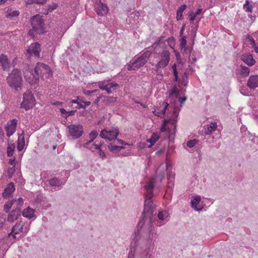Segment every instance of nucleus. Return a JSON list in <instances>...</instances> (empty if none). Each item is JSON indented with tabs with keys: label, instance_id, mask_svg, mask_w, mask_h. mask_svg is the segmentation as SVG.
Instances as JSON below:
<instances>
[{
	"label": "nucleus",
	"instance_id": "15",
	"mask_svg": "<svg viewBox=\"0 0 258 258\" xmlns=\"http://www.w3.org/2000/svg\"><path fill=\"white\" fill-rule=\"evenodd\" d=\"M21 212H20L19 210H13L9 212L7 221L9 222L12 223L15 220L18 219L19 217L21 216Z\"/></svg>",
	"mask_w": 258,
	"mask_h": 258
},
{
	"label": "nucleus",
	"instance_id": "62",
	"mask_svg": "<svg viewBox=\"0 0 258 258\" xmlns=\"http://www.w3.org/2000/svg\"><path fill=\"white\" fill-rule=\"evenodd\" d=\"M84 103H85V105H84V106H85V108H86L87 106H89L91 104V102L90 101H85Z\"/></svg>",
	"mask_w": 258,
	"mask_h": 258
},
{
	"label": "nucleus",
	"instance_id": "11",
	"mask_svg": "<svg viewBox=\"0 0 258 258\" xmlns=\"http://www.w3.org/2000/svg\"><path fill=\"white\" fill-rule=\"evenodd\" d=\"M17 122L18 120L16 119H13L7 122L5 126V130L8 137H10L15 132Z\"/></svg>",
	"mask_w": 258,
	"mask_h": 258
},
{
	"label": "nucleus",
	"instance_id": "7",
	"mask_svg": "<svg viewBox=\"0 0 258 258\" xmlns=\"http://www.w3.org/2000/svg\"><path fill=\"white\" fill-rule=\"evenodd\" d=\"M161 59L155 65L156 71L159 72L161 69L164 68L170 60V53L167 50H163L160 54Z\"/></svg>",
	"mask_w": 258,
	"mask_h": 258
},
{
	"label": "nucleus",
	"instance_id": "64",
	"mask_svg": "<svg viewBox=\"0 0 258 258\" xmlns=\"http://www.w3.org/2000/svg\"><path fill=\"white\" fill-rule=\"evenodd\" d=\"M196 16H195V15L194 14V15H193V16H191L190 17V19H189V20H190V21H194V20H195Z\"/></svg>",
	"mask_w": 258,
	"mask_h": 258
},
{
	"label": "nucleus",
	"instance_id": "51",
	"mask_svg": "<svg viewBox=\"0 0 258 258\" xmlns=\"http://www.w3.org/2000/svg\"><path fill=\"white\" fill-rule=\"evenodd\" d=\"M60 112L61 113V114L64 116L67 114V111H66L64 108H60Z\"/></svg>",
	"mask_w": 258,
	"mask_h": 258
},
{
	"label": "nucleus",
	"instance_id": "55",
	"mask_svg": "<svg viewBox=\"0 0 258 258\" xmlns=\"http://www.w3.org/2000/svg\"><path fill=\"white\" fill-rule=\"evenodd\" d=\"M93 145L95 147V148L96 150H98L99 151L100 149H101V145H99V144H97L96 143H94L93 144Z\"/></svg>",
	"mask_w": 258,
	"mask_h": 258
},
{
	"label": "nucleus",
	"instance_id": "46",
	"mask_svg": "<svg viewBox=\"0 0 258 258\" xmlns=\"http://www.w3.org/2000/svg\"><path fill=\"white\" fill-rule=\"evenodd\" d=\"M99 155L103 159L104 158H105L106 157V156H105V152L104 151H103L102 150V149H100V150L99 151Z\"/></svg>",
	"mask_w": 258,
	"mask_h": 258
},
{
	"label": "nucleus",
	"instance_id": "36",
	"mask_svg": "<svg viewBox=\"0 0 258 258\" xmlns=\"http://www.w3.org/2000/svg\"><path fill=\"white\" fill-rule=\"evenodd\" d=\"M179 91L177 90V89L176 88V87L174 86L170 91V92L169 95V97H171L173 95H175L176 96L178 95Z\"/></svg>",
	"mask_w": 258,
	"mask_h": 258
},
{
	"label": "nucleus",
	"instance_id": "23",
	"mask_svg": "<svg viewBox=\"0 0 258 258\" xmlns=\"http://www.w3.org/2000/svg\"><path fill=\"white\" fill-rule=\"evenodd\" d=\"M186 5L184 4L178 8L176 11L177 20H181L183 19L182 13L186 9Z\"/></svg>",
	"mask_w": 258,
	"mask_h": 258
},
{
	"label": "nucleus",
	"instance_id": "45",
	"mask_svg": "<svg viewBox=\"0 0 258 258\" xmlns=\"http://www.w3.org/2000/svg\"><path fill=\"white\" fill-rule=\"evenodd\" d=\"M172 69L173 70L174 76H178V72H177V69H176V64H174L172 66Z\"/></svg>",
	"mask_w": 258,
	"mask_h": 258
},
{
	"label": "nucleus",
	"instance_id": "48",
	"mask_svg": "<svg viewBox=\"0 0 258 258\" xmlns=\"http://www.w3.org/2000/svg\"><path fill=\"white\" fill-rule=\"evenodd\" d=\"M16 202H17V205L18 206H22L23 204V200L21 198H20L17 200V201H16Z\"/></svg>",
	"mask_w": 258,
	"mask_h": 258
},
{
	"label": "nucleus",
	"instance_id": "6",
	"mask_svg": "<svg viewBox=\"0 0 258 258\" xmlns=\"http://www.w3.org/2000/svg\"><path fill=\"white\" fill-rule=\"evenodd\" d=\"M35 101V99L32 93L28 91L23 94V100L21 104V107L26 110H28L34 105Z\"/></svg>",
	"mask_w": 258,
	"mask_h": 258
},
{
	"label": "nucleus",
	"instance_id": "61",
	"mask_svg": "<svg viewBox=\"0 0 258 258\" xmlns=\"http://www.w3.org/2000/svg\"><path fill=\"white\" fill-rule=\"evenodd\" d=\"M117 144H120L121 145H125L126 144L124 143V142L121 140H117Z\"/></svg>",
	"mask_w": 258,
	"mask_h": 258
},
{
	"label": "nucleus",
	"instance_id": "58",
	"mask_svg": "<svg viewBox=\"0 0 258 258\" xmlns=\"http://www.w3.org/2000/svg\"><path fill=\"white\" fill-rule=\"evenodd\" d=\"M186 100V97H180L179 98V101L180 102V103L182 104L183 103H184V102Z\"/></svg>",
	"mask_w": 258,
	"mask_h": 258
},
{
	"label": "nucleus",
	"instance_id": "18",
	"mask_svg": "<svg viewBox=\"0 0 258 258\" xmlns=\"http://www.w3.org/2000/svg\"><path fill=\"white\" fill-rule=\"evenodd\" d=\"M15 187L13 182L10 183L7 187L5 188L3 193V196L4 198H8L11 194L14 192Z\"/></svg>",
	"mask_w": 258,
	"mask_h": 258
},
{
	"label": "nucleus",
	"instance_id": "17",
	"mask_svg": "<svg viewBox=\"0 0 258 258\" xmlns=\"http://www.w3.org/2000/svg\"><path fill=\"white\" fill-rule=\"evenodd\" d=\"M247 85L251 89H254L258 87V75L250 76L248 80Z\"/></svg>",
	"mask_w": 258,
	"mask_h": 258
},
{
	"label": "nucleus",
	"instance_id": "22",
	"mask_svg": "<svg viewBox=\"0 0 258 258\" xmlns=\"http://www.w3.org/2000/svg\"><path fill=\"white\" fill-rule=\"evenodd\" d=\"M108 148L110 151L116 153L117 152H119L121 150L124 149V147L121 146H117L114 143H110L108 145Z\"/></svg>",
	"mask_w": 258,
	"mask_h": 258
},
{
	"label": "nucleus",
	"instance_id": "10",
	"mask_svg": "<svg viewBox=\"0 0 258 258\" xmlns=\"http://www.w3.org/2000/svg\"><path fill=\"white\" fill-rule=\"evenodd\" d=\"M41 49L40 44L38 42L32 43L27 49V52L31 55L39 57V53Z\"/></svg>",
	"mask_w": 258,
	"mask_h": 258
},
{
	"label": "nucleus",
	"instance_id": "44",
	"mask_svg": "<svg viewBox=\"0 0 258 258\" xmlns=\"http://www.w3.org/2000/svg\"><path fill=\"white\" fill-rule=\"evenodd\" d=\"M33 3L38 4H43L46 2V0H31Z\"/></svg>",
	"mask_w": 258,
	"mask_h": 258
},
{
	"label": "nucleus",
	"instance_id": "29",
	"mask_svg": "<svg viewBox=\"0 0 258 258\" xmlns=\"http://www.w3.org/2000/svg\"><path fill=\"white\" fill-rule=\"evenodd\" d=\"M15 149V145L14 144H8L7 147V156L12 157L13 155V152Z\"/></svg>",
	"mask_w": 258,
	"mask_h": 258
},
{
	"label": "nucleus",
	"instance_id": "54",
	"mask_svg": "<svg viewBox=\"0 0 258 258\" xmlns=\"http://www.w3.org/2000/svg\"><path fill=\"white\" fill-rule=\"evenodd\" d=\"M77 99L78 100H79V101L80 102H83V103H84L85 100V98L83 97H81V96H78L77 97Z\"/></svg>",
	"mask_w": 258,
	"mask_h": 258
},
{
	"label": "nucleus",
	"instance_id": "37",
	"mask_svg": "<svg viewBox=\"0 0 258 258\" xmlns=\"http://www.w3.org/2000/svg\"><path fill=\"white\" fill-rule=\"evenodd\" d=\"M198 143V141L196 139L190 140L187 142V146L189 148H192Z\"/></svg>",
	"mask_w": 258,
	"mask_h": 258
},
{
	"label": "nucleus",
	"instance_id": "8",
	"mask_svg": "<svg viewBox=\"0 0 258 258\" xmlns=\"http://www.w3.org/2000/svg\"><path fill=\"white\" fill-rule=\"evenodd\" d=\"M69 135L73 139H77L80 138L83 134L84 131L83 126L80 125L70 124L67 126Z\"/></svg>",
	"mask_w": 258,
	"mask_h": 258
},
{
	"label": "nucleus",
	"instance_id": "31",
	"mask_svg": "<svg viewBox=\"0 0 258 258\" xmlns=\"http://www.w3.org/2000/svg\"><path fill=\"white\" fill-rule=\"evenodd\" d=\"M19 12L17 10L9 13L7 12L6 17L12 19L14 17H17L18 16H19Z\"/></svg>",
	"mask_w": 258,
	"mask_h": 258
},
{
	"label": "nucleus",
	"instance_id": "2",
	"mask_svg": "<svg viewBox=\"0 0 258 258\" xmlns=\"http://www.w3.org/2000/svg\"><path fill=\"white\" fill-rule=\"evenodd\" d=\"M34 72L35 75L34 74H32V79L31 78H27V75L25 76V78L27 81L31 82L33 81V79H35L36 81L38 80L39 77H42L43 79L49 78L52 76V71L50 70L49 66L43 63L38 62L37 65L34 68Z\"/></svg>",
	"mask_w": 258,
	"mask_h": 258
},
{
	"label": "nucleus",
	"instance_id": "27",
	"mask_svg": "<svg viewBox=\"0 0 258 258\" xmlns=\"http://www.w3.org/2000/svg\"><path fill=\"white\" fill-rule=\"evenodd\" d=\"M47 184H49L51 186H59L60 185V183L58 180V178H50L46 181Z\"/></svg>",
	"mask_w": 258,
	"mask_h": 258
},
{
	"label": "nucleus",
	"instance_id": "21",
	"mask_svg": "<svg viewBox=\"0 0 258 258\" xmlns=\"http://www.w3.org/2000/svg\"><path fill=\"white\" fill-rule=\"evenodd\" d=\"M25 145V138L23 134L19 135L17 142V149L19 151H21Z\"/></svg>",
	"mask_w": 258,
	"mask_h": 258
},
{
	"label": "nucleus",
	"instance_id": "49",
	"mask_svg": "<svg viewBox=\"0 0 258 258\" xmlns=\"http://www.w3.org/2000/svg\"><path fill=\"white\" fill-rule=\"evenodd\" d=\"M102 97V96H100L99 97H98L95 100V101H94L93 103L95 104V105H97L99 102L100 101V99H101V98Z\"/></svg>",
	"mask_w": 258,
	"mask_h": 258
},
{
	"label": "nucleus",
	"instance_id": "20",
	"mask_svg": "<svg viewBox=\"0 0 258 258\" xmlns=\"http://www.w3.org/2000/svg\"><path fill=\"white\" fill-rule=\"evenodd\" d=\"M217 127V124L216 122H212L208 124L205 128V133L206 135L211 134Z\"/></svg>",
	"mask_w": 258,
	"mask_h": 258
},
{
	"label": "nucleus",
	"instance_id": "26",
	"mask_svg": "<svg viewBox=\"0 0 258 258\" xmlns=\"http://www.w3.org/2000/svg\"><path fill=\"white\" fill-rule=\"evenodd\" d=\"M16 202V200L13 199L11 201H9L5 204L4 206V210L6 213H9L10 210L14 204Z\"/></svg>",
	"mask_w": 258,
	"mask_h": 258
},
{
	"label": "nucleus",
	"instance_id": "34",
	"mask_svg": "<svg viewBox=\"0 0 258 258\" xmlns=\"http://www.w3.org/2000/svg\"><path fill=\"white\" fill-rule=\"evenodd\" d=\"M186 37L183 36L182 37V38L180 39V47L181 49H182L183 47H185V46H186Z\"/></svg>",
	"mask_w": 258,
	"mask_h": 258
},
{
	"label": "nucleus",
	"instance_id": "38",
	"mask_svg": "<svg viewBox=\"0 0 258 258\" xmlns=\"http://www.w3.org/2000/svg\"><path fill=\"white\" fill-rule=\"evenodd\" d=\"M166 214V211L159 212V213L158 214V218H159V220L163 221L164 220V217Z\"/></svg>",
	"mask_w": 258,
	"mask_h": 258
},
{
	"label": "nucleus",
	"instance_id": "30",
	"mask_svg": "<svg viewBox=\"0 0 258 258\" xmlns=\"http://www.w3.org/2000/svg\"><path fill=\"white\" fill-rule=\"evenodd\" d=\"M201 201L200 197H196L193 201H191V204L192 205V207L195 208V210L197 211H199L200 209L196 208L197 205L200 203Z\"/></svg>",
	"mask_w": 258,
	"mask_h": 258
},
{
	"label": "nucleus",
	"instance_id": "63",
	"mask_svg": "<svg viewBox=\"0 0 258 258\" xmlns=\"http://www.w3.org/2000/svg\"><path fill=\"white\" fill-rule=\"evenodd\" d=\"M249 40L251 41V44L255 43V41H254V39L252 38V37L249 36Z\"/></svg>",
	"mask_w": 258,
	"mask_h": 258
},
{
	"label": "nucleus",
	"instance_id": "47",
	"mask_svg": "<svg viewBox=\"0 0 258 258\" xmlns=\"http://www.w3.org/2000/svg\"><path fill=\"white\" fill-rule=\"evenodd\" d=\"M4 137V132L2 128H0V142H3Z\"/></svg>",
	"mask_w": 258,
	"mask_h": 258
},
{
	"label": "nucleus",
	"instance_id": "3",
	"mask_svg": "<svg viewBox=\"0 0 258 258\" xmlns=\"http://www.w3.org/2000/svg\"><path fill=\"white\" fill-rule=\"evenodd\" d=\"M9 85L15 91H20L22 89V77L21 72L17 69H14L7 78Z\"/></svg>",
	"mask_w": 258,
	"mask_h": 258
},
{
	"label": "nucleus",
	"instance_id": "4",
	"mask_svg": "<svg viewBox=\"0 0 258 258\" xmlns=\"http://www.w3.org/2000/svg\"><path fill=\"white\" fill-rule=\"evenodd\" d=\"M151 52L146 51L140 56H136L126 64L127 69L128 71H136L144 66L148 61Z\"/></svg>",
	"mask_w": 258,
	"mask_h": 258
},
{
	"label": "nucleus",
	"instance_id": "56",
	"mask_svg": "<svg viewBox=\"0 0 258 258\" xmlns=\"http://www.w3.org/2000/svg\"><path fill=\"white\" fill-rule=\"evenodd\" d=\"M90 143H91V142H89V141H88L87 142H86V143H85V144H83V147H84V148H88V149H89L90 150H92V149H91V148H89V147H88V145H89V144Z\"/></svg>",
	"mask_w": 258,
	"mask_h": 258
},
{
	"label": "nucleus",
	"instance_id": "9",
	"mask_svg": "<svg viewBox=\"0 0 258 258\" xmlns=\"http://www.w3.org/2000/svg\"><path fill=\"white\" fill-rule=\"evenodd\" d=\"M119 133V130L115 128H112L109 130L104 129L101 132L100 136L105 140L112 141L116 139Z\"/></svg>",
	"mask_w": 258,
	"mask_h": 258
},
{
	"label": "nucleus",
	"instance_id": "39",
	"mask_svg": "<svg viewBox=\"0 0 258 258\" xmlns=\"http://www.w3.org/2000/svg\"><path fill=\"white\" fill-rule=\"evenodd\" d=\"M106 101L109 103H114L116 101V98L113 97H106Z\"/></svg>",
	"mask_w": 258,
	"mask_h": 258
},
{
	"label": "nucleus",
	"instance_id": "33",
	"mask_svg": "<svg viewBox=\"0 0 258 258\" xmlns=\"http://www.w3.org/2000/svg\"><path fill=\"white\" fill-rule=\"evenodd\" d=\"M98 135V133L97 131L94 130L92 131L89 134V137L90 140H89V142H92L95 139L97 138Z\"/></svg>",
	"mask_w": 258,
	"mask_h": 258
},
{
	"label": "nucleus",
	"instance_id": "1",
	"mask_svg": "<svg viewBox=\"0 0 258 258\" xmlns=\"http://www.w3.org/2000/svg\"><path fill=\"white\" fill-rule=\"evenodd\" d=\"M155 178H150L144 185L146 190L145 200L144 202V213L147 214L150 216L154 214L155 205L152 201L153 190L154 188Z\"/></svg>",
	"mask_w": 258,
	"mask_h": 258
},
{
	"label": "nucleus",
	"instance_id": "35",
	"mask_svg": "<svg viewBox=\"0 0 258 258\" xmlns=\"http://www.w3.org/2000/svg\"><path fill=\"white\" fill-rule=\"evenodd\" d=\"M105 82L106 80H104L98 82V87L100 89L102 90H105L106 89V87L108 86V84H105Z\"/></svg>",
	"mask_w": 258,
	"mask_h": 258
},
{
	"label": "nucleus",
	"instance_id": "24",
	"mask_svg": "<svg viewBox=\"0 0 258 258\" xmlns=\"http://www.w3.org/2000/svg\"><path fill=\"white\" fill-rule=\"evenodd\" d=\"M159 136L156 133H152L150 139L147 140V142L151 144L148 146V147H151L156 143V142L159 140Z\"/></svg>",
	"mask_w": 258,
	"mask_h": 258
},
{
	"label": "nucleus",
	"instance_id": "57",
	"mask_svg": "<svg viewBox=\"0 0 258 258\" xmlns=\"http://www.w3.org/2000/svg\"><path fill=\"white\" fill-rule=\"evenodd\" d=\"M77 108H85V106H84L83 105H82V104L80 103V102H79L78 104H77V106L76 107Z\"/></svg>",
	"mask_w": 258,
	"mask_h": 258
},
{
	"label": "nucleus",
	"instance_id": "59",
	"mask_svg": "<svg viewBox=\"0 0 258 258\" xmlns=\"http://www.w3.org/2000/svg\"><path fill=\"white\" fill-rule=\"evenodd\" d=\"M202 10L201 9H198L197 11L195 12V13L194 14V15L195 16H197L198 15H199L200 14H201V13L202 12Z\"/></svg>",
	"mask_w": 258,
	"mask_h": 258
},
{
	"label": "nucleus",
	"instance_id": "19",
	"mask_svg": "<svg viewBox=\"0 0 258 258\" xmlns=\"http://www.w3.org/2000/svg\"><path fill=\"white\" fill-rule=\"evenodd\" d=\"M21 213L23 217L29 219L34 217V210L30 208L29 207L25 209Z\"/></svg>",
	"mask_w": 258,
	"mask_h": 258
},
{
	"label": "nucleus",
	"instance_id": "50",
	"mask_svg": "<svg viewBox=\"0 0 258 258\" xmlns=\"http://www.w3.org/2000/svg\"><path fill=\"white\" fill-rule=\"evenodd\" d=\"M15 171V169H14V166H13V167L9 169L8 170V175L11 177L12 175H11V174L13 172H14Z\"/></svg>",
	"mask_w": 258,
	"mask_h": 258
},
{
	"label": "nucleus",
	"instance_id": "53",
	"mask_svg": "<svg viewBox=\"0 0 258 258\" xmlns=\"http://www.w3.org/2000/svg\"><path fill=\"white\" fill-rule=\"evenodd\" d=\"M184 27H185V25L182 26V27H181V29L180 30L179 35H180V36L181 37L183 36V32H184Z\"/></svg>",
	"mask_w": 258,
	"mask_h": 258
},
{
	"label": "nucleus",
	"instance_id": "12",
	"mask_svg": "<svg viewBox=\"0 0 258 258\" xmlns=\"http://www.w3.org/2000/svg\"><path fill=\"white\" fill-rule=\"evenodd\" d=\"M25 223L20 221L19 223H17L12 228L11 232L8 235L10 236L12 234L14 238H16V234H19L23 232V227Z\"/></svg>",
	"mask_w": 258,
	"mask_h": 258
},
{
	"label": "nucleus",
	"instance_id": "60",
	"mask_svg": "<svg viewBox=\"0 0 258 258\" xmlns=\"http://www.w3.org/2000/svg\"><path fill=\"white\" fill-rule=\"evenodd\" d=\"M134 254L133 253V251H131L128 254V258H134Z\"/></svg>",
	"mask_w": 258,
	"mask_h": 258
},
{
	"label": "nucleus",
	"instance_id": "32",
	"mask_svg": "<svg viewBox=\"0 0 258 258\" xmlns=\"http://www.w3.org/2000/svg\"><path fill=\"white\" fill-rule=\"evenodd\" d=\"M163 104H165V105H164V108L162 109V110L161 111V112H157L156 113H155V114L156 115V116H162V115H164L165 112H166V110L167 109V108L168 107L169 104L167 103V102H163Z\"/></svg>",
	"mask_w": 258,
	"mask_h": 258
},
{
	"label": "nucleus",
	"instance_id": "16",
	"mask_svg": "<svg viewBox=\"0 0 258 258\" xmlns=\"http://www.w3.org/2000/svg\"><path fill=\"white\" fill-rule=\"evenodd\" d=\"M241 60L249 67L252 66L255 63V60L251 54L242 55Z\"/></svg>",
	"mask_w": 258,
	"mask_h": 258
},
{
	"label": "nucleus",
	"instance_id": "13",
	"mask_svg": "<svg viewBox=\"0 0 258 258\" xmlns=\"http://www.w3.org/2000/svg\"><path fill=\"white\" fill-rule=\"evenodd\" d=\"M0 66L4 71H8L10 68V62L7 55L4 54L0 55Z\"/></svg>",
	"mask_w": 258,
	"mask_h": 258
},
{
	"label": "nucleus",
	"instance_id": "28",
	"mask_svg": "<svg viewBox=\"0 0 258 258\" xmlns=\"http://www.w3.org/2000/svg\"><path fill=\"white\" fill-rule=\"evenodd\" d=\"M118 86V84L116 83H111L108 84V86L106 87L105 90L108 94H111L112 91L115 89V87Z\"/></svg>",
	"mask_w": 258,
	"mask_h": 258
},
{
	"label": "nucleus",
	"instance_id": "25",
	"mask_svg": "<svg viewBox=\"0 0 258 258\" xmlns=\"http://www.w3.org/2000/svg\"><path fill=\"white\" fill-rule=\"evenodd\" d=\"M250 69L249 68L242 64L240 65V74L243 77H246L249 75Z\"/></svg>",
	"mask_w": 258,
	"mask_h": 258
},
{
	"label": "nucleus",
	"instance_id": "43",
	"mask_svg": "<svg viewBox=\"0 0 258 258\" xmlns=\"http://www.w3.org/2000/svg\"><path fill=\"white\" fill-rule=\"evenodd\" d=\"M97 91V90H92V91H90V90H84V94L86 95H87V96H91L92 95V94L94 92H95Z\"/></svg>",
	"mask_w": 258,
	"mask_h": 258
},
{
	"label": "nucleus",
	"instance_id": "42",
	"mask_svg": "<svg viewBox=\"0 0 258 258\" xmlns=\"http://www.w3.org/2000/svg\"><path fill=\"white\" fill-rule=\"evenodd\" d=\"M246 12L251 13L252 11V6L251 5L246 6V7H243Z\"/></svg>",
	"mask_w": 258,
	"mask_h": 258
},
{
	"label": "nucleus",
	"instance_id": "5",
	"mask_svg": "<svg viewBox=\"0 0 258 258\" xmlns=\"http://www.w3.org/2000/svg\"><path fill=\"white\" fill-rule=\"evenodd\" d=\"M30 22L33 29L37 33L42 34L45 31V24L42 16L36 15L33 16L30 19Z\"/></svg>",
	"mask_w": 258,
	"mask_h": 258
},
{
	"label": "nucleus",
	"instance_id": "41",
	"mask_svg": "<svg viewBox=\"0 0 258 258\" xmlns=\"http://www.w3.org/2000/svg\"><path fill=\"white\" fill-rule=\"evenodd\" d=\"M5 222V218L4 215H0V229L2 228Z\"/></svg>",
	"mask_w": 258,
	"mask_h": 258
},
{
	"label": "nucleus",
	"instance_id": "52",
	"mask_svg": "<svg viewBox=\"0 0 258 258\" xmlns=\"http://www.w3.org/2000/svg\"><path fill=\"white\" fill-rule=\"evenodd\" d=\"M15 158L13 159H10L9 160V163L11 165H15Z\"/></svg>",
	"mask_w": 258,
	"mask_h": 258
},
{
	"label": "nucleus",
	"instance_id": "40",
	"mask_svg": "<svg viewBox=\"0 0 258 258\" xmlns=\"http://www.w3.org/2000/svg\"><path fill=\"white\" fill-rule=\"evenodd\" d=\"M76 112H77L76 110L67 111V114L65 116H63V117H65V118H67V117H68L70 116L74 115Z\"/></svg>",
	"mask_w": 258,
	"mask_h": 258
},
{
	"label": "nucleus",
	"instance_id": "14",
	"mask_svg": "<svg viewBox=\"0 0 258 258\" xmlns=\"http://www.w3.org/2000/svg\"><path fill=\"white\" fill-rule=\"evenodd\" d=\"M96 12L99 16H103L108 12V8L105 4L99 2L95 6Z\"/></svg>",
	"mask_w": 258,
	"mask_h": 258
}]
</instances>
